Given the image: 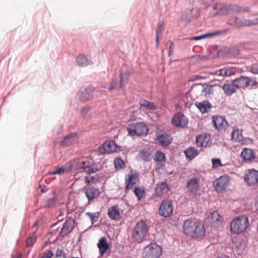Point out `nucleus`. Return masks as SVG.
I'll return each instance as SVG.
<instances>
[{
	"label": "nucleus",
	"mask_w": 258,
	"mask_h": 258,
	"mask_svg": "<svg viewBox=\"0 0 258 258\" xmlns=\"http://www.w3.org/2000/svg\"><path fill=\"white\" fill-rule=\"evenodd\" d=\"M183 228L185 234L193 237L204 236L206 233L204 225L199 222L193 220H185Z\"/></svg>",
	"instance_id": "1"
},
{
	"label": "nucleus",
	"mask_w": 258,
	"mask_h": 258,
	"mask_svg": "<svg viewBox=\"0 0 258 258\" xmlns=\"http://www.w3.org/2000/svg\"><path fill=\"white\" fill-rule=\"evenodd\" d=\"M149 226L144 220L138 221L133 230L132 238L133 240L138 243L142 242L147 236Z\"/></svg>",
	"instance_id": "2"
},
{
	"label": "nucleus",
	"mask_w": 258,
	"mask_h": 258,
	"mask_svg": "<svg viewBox=\"0 0 258 258\" xmlns=\"http://www.w3.org/2000/svg\"><path fill=\"white\" fill-rule=\"evenodd\" d=\"M77 168L78 169H83L88 174L95 173L101 169V166L96 164L92 158H86L82 159L78 162Z\"/></svg>",
	"instance_id": "3"
},
{
	"label": "nucleus",
	"mask_w": 258,
	"mask_h": 258,
	"mask_svg": "<svg viewBox=\"0 0 258 258\" xmlns=\"http://www.w3.org/2000/svg\"><path fill=\"white\" fill-rule=\"evenodd\" d=\"M249 226V220L247 216L242 215L234 219L231 222V230L235 233H239L244 231Z\"/></svg>",
	"instance_id": "4"
},
{
	"label": "nucleus",
	"mask_w": 258,
	"mask_h": 258,
	"mask_svg": "<svg viewBox=\"0 0 258 258\" xmlns=\"http://www.w3.org/2000/svg\"><path fill=\"white\" fill-rule=\"evenodd\" d=\"M234 82L238 89H245L249 87L252 88L258 84V83L254 78L244 76H241L235 79Z\"/></svg>",
	"instance_id": "5"
},
{
	"label": "nucleus",
	"mask_w": 258,
	"mask_h": 258,
	"mask_svg": "<svg viewBox=\"0 0 258 258\" xmlns=\"http://www.w3.org/2000/svg\"><path fill=\"white\" fill-rule=\"evenodd\" d=\"M128 135L131 136H142L147 135L149 130L147 126L143 122L132 124L127 128Z\"/></svg>",
	"instance_id": "6"
},
{
	"label": "nucleus",
	"mask_w": 258,
	"mask_h": 258,
	"mask_svg": "<svg viewBox=\"0 0 258 258\" xmlns=\"http://www.w3.org/2000/svg\"><path fill=\"white\" fill-rule=\"evenodd\" d=\"M162 253L161 247L156 243H152L145 247L143 256L144 258H159Z\"/></svg>",
	"instance_id": "7"
},
{
	"label": "nucleus",
	"mask_w": 258,
	"mask_h": 258,
	"mask_svg": "<svg viewBox=\"0 0 258 258\" xmlns=\"http://www.w3.org/2000/svg\"><path fill=\"white\" fill-rule=\"evenodd\" d=\"M174 205L171 200L166 199L162 200L159 208V214L164 218H168L173 213Z\"/></svg>",
	"instance_id": "8"
},
{
	"label": "nucleus",
	"mask_w": 258,
	"mask_h": 258,
	"mask_svg": "<svg viewBox=\"0 0 258 258\" xmlns=\"http://www.w3.org/2000/svg\"><path fill=\"white\" fill-rule=\"evenodd\" d=\"M244 180L250 186H254L258 183V170L250 169L246 171Z\"/></svg>",
	"instance_id": "9"
},
{
	"label": "nucleus",
	"mask_w": 258,
	"mask_h": 258,
	"mask_svg": "<svg viewBox=\"0 0 258 258\" xmlns=\"http://www.w3.org/2000/svg\"><path fill=\"white\" fill-rule=\"evenodd\" d=\"M94 89L92 86L81 89L76 95V99L82 102H87L91 100L93 97Z\"/></svg>",
	"instance_id": "10"
},
{
	"label": "nucleus",
	"mask_w": 258,
	"mask_h": 258,
	"mask_svg": "<svg viewBox=\"0 0 258 258\" xmlns=\"http://www.w3.org/2000/svg\"><path fill=\"white\" fill-rule=\"evenodd\" d=\"M200 9L199 8H194L187 10L183 14L181 20L183 22L188 23L194 19H197L200 16Z\"/></svg>",
	"instance_id": "11"
},
{
	"label": "nucleus",
	"mask_w": 258,
	"mask_h": 258,
	"mask_svg": "<svg viewBox=\"0 0 258 258\" xmlns=\"http://www.w3.org/2000/svg\"><path fill=\"white\" fill-rule=\"evenodd\" d=\"M118 146L113 141L106 142L99 147V152L101 154H110L117 151Z\"/></svg>",
	"instance_id": "12"
},
{
	"label": "nucleus",
	"mask_w": 258,
	"mask_h": 258,
	"mask_svg": "<svg viewBox=\"0 0 258 258\" xmlns=\"http://www.w3.org/2000/svg\"><path fill=\"white\" fill-rule=\"evenodd\" d=\"M171 122L176 127L184 128L188 123V119L183 113L178 112L173 116Z\"/></svg>",
	"instance_id": "13"
},
{
	"label": "nucleus",
	"mask_w": 258,
	"mask_h": 258,
	"mask_svg": "<svg viewBox=\"0 0 258 258\" xmlns=\"http://www.w3.org/2000/svg\"><path fill=\"white\" fill-rule=\"evenodd\" d=\"M229 182V177L227 175L220 176L214 182V185L216 190L218 192L225 190L228 185Z\"/></svg>",
	"instance_id": "14"
},
{
	"label": "nucleus",
	"mask_w": 258,
	"mask_h": 258,
	"mask_svg": "<svg viewBox=\"0 0 258 258\" xmlns=\"http://www.w3.org/2000/svg\"><path fill=\"white\" fill-rule=\"evenodd\" d=\"M211 142V139L209 135L201 134L197 136L196 144L198 147H206L210 146Z\"/></svg>",
	"instance_id": "15"
},
{
	"label": "nucleus",
	"mask_w": 258,
	"mask_h": 258,
	"mask_svg": "<svg viewBox=\"0 0 258 258\" xmlns=\"http://www.w3.org/2000/svg\"><path fill=\"white\" fill-rule=\"evenodd\" d=\"M76 62L78 66L81 67H85L93 64L90 57L84 54H80L76 57Z\"/></svg>",
	"instance_id": "16"
},
{
	"label": "nucleus",
	"mask_w": 258,
	"mask_h": 258,
	"mask_svg": "<svg viewBox=\"0 0 258 258\" xmlns=\"http://www.w3.org/2000/svg\"><path fill=\"white\" fill-rule=\"evenodd\" d=\"M74 221L72 219L67 220L63 224L60 231V235L64 237L70 234L74 228Z\"/></svg>",
	"instance_id": "17"
},
{
	"label": "nucleus",
	"mask_w": 258,
	"mask_h": 258,
	"mask_svg": "<svg viewBox=\"0 0 258 258\" xmlns=\"http://www.w3.org/2000/svg\"><path fill=\"white\" fill-rule=\"evenodd\" d=\"M188 191L190 194L196 195L200 188L199 181L197 178H192L189 179L186 184Z\"/></svg>",
	"instance_id": "18"
},
{
	"label": "nucleus",
	"mask_w": 258,
	"mask_h": 258,
	"mask_svg": "<svg viewBox=\"0 0 258 258\" xmlns=\"http://www.w3.org/2000/svg\"><path fill=\"white\" fill-rule=\"evenodd\" d=\"M228 14V5H224L221 3L215 5L212 12L213 15H225Z\"/></svg>",
	"instance_id": "19"
},
{
	"label": "nucleus",
	"mask_w": 258,
	"mask_h": 258,
	"mask_svg": "<svg viewBox=\"0 0 258 258\" xmlns=\"http://www.w3.org/2000/svg\"><path fill=\"white\" fill-rule=\"evenodd\" d=\"M213 123L215 127L218 130L221 131L227 127L228 122L222 116H215L212 119Z\"/></svg>",
	"instance_id": "20"
},
{
	"label": "nucleus",
	"mask_w": 258,
	"mask_h": 258,
	"mask_svg": "<svg viewBox=\"0 0 258 258\" xmlns=\"http://www.w3.org/2000/svg\"><path fill=\"white\" fill-rule=\"evenodd\" d=\"M139 181V176L138 174L130 173L125 177L126 188L127 189H132Z\"/></svg>",
	"instance_id": "21"
},
{
	"label": "nucleus",
	"mask_w": 258,
	"mask_h": 258,
	"mask_svg": "<svg viewBox=\"0 0 258 258\" xmlns=\"http://www.w3.org/2000/svg\"><path fill=\"white\" fill-rule=\"evenodd\" d=\"M85 194L89 201L93 200L98 197L100 192L98 188L93 186H90L85 189Z\"/></svg>",
	"instance_id": "22"
},
{
	"label": "nucleus",
	"mask_w": 258,
	"mask_h": 258,
	"mask_svg": "<svg viewBox=\"0 0 258 258\" xmlns=\"http://www.w3.org/2000/svg\"><path fill=\"white\" fill-rule=\"evenodd\" d=\"M192 91L195 90L199 91L202 93H204V95L211 94L213 93V88L211 85H208L206 84L202 85L197 84L192 89Z\"/></svg>",
	"instance_id": "23"
},
{
	"label": "nucleus",
	"mask_w": 258,
	"mask_h": 258,
	"mask_svg": "<svg viewBox=\"0 0 258 258\" xmlns=\"http://www.w3.org/2000/svg\"><path fill=\"white\" fill-rule=\"evenodd\" d=\"M172 138L168 134H162L158 135L156 140L158 141L162 146H167L171 144L172 141Z\"/></svg>",
	"instance_id": "24"
},
{
	"label": "nucleus",
	"mask_w": 258,
	"mask_h": 258,
	"mask_svg": "<svg viewBox=\"0 0 258 258\" xmlns=\"http://www.w3.org/2000/svg\"><path fill=\"white\" fill-rule=\"evenodd\" d=\"M238 88L235 86L234 80L231 82L225 83L223 86V89L224 93L228 96H231L236 92Z\"/></svg>",
	"instance_id": "25"
},
{
	"label": "nucleus",
	"mask_w": 258,
	"mask_h": 258,
	"mask_svg": "<svg viewBox=\"0 0 258 258\" xmlns=\"http://www.w3.org/2000/svg\"><path fill=\"white\" fill-rule=\"evenodd\" d=\"M240 157L245 161H251L255 158V152L251 149L244 148L242 149Z\"/></svg>",
	"instance_id": "26"
},
{
	"label": "nucleus",
	"mask_w": 258,
	"mask_h": 258,
	"mask_svg": "<svg viewBox=\"0 0 258 258\" xmlns=\"http://www.w3.org/2000/svg\"><path fill=\"white\" fill-rule=\"evenodd\" d=\"M108 214L112 220H117L120 218V209L117 205H114L108 209Z\"/></svg>",
	"instance_id": "27"
},
{
	"label": "nucleus",
	"mask_w": 258,
	"mask_h": 258,
	"mask_svg": "<svg viewBox=\"0 0 258 258\" xmlns=\"http://www.w3.org/2000/svg\"><path fill=\"white\" fill-rule=\"evenodd\" d=\"M77 133H72L66 136L63 139L60 141V145L62 147H67L71 145L76 140Z\"/></svg>",
	"instance_id": "28"
},
{
	"label": "nucleus",
	"mask_w": 258,
	"mask_h": 258,
	"mask_svg": "<svg viewBox=\"0 0 258 258\" xmlns=\"http://www.w3.org/2000/svg\"><path fill=\"white\" fill-rule=\"evenodd\" d=\"M97 246L101 255H103L110 248L108 243L107 242V239L105 237H101L97 244Z\"/></svg>",
	"instance_id": "29"
},
{
	"label": "nucleus",
	"mask_w": 258,
	"mask_h": 258,
	"mask_svg": "<svg viewBox=\"0 0 258 258\" xmlns=\"http://www.w3.org/2000/svg\"><path fill=\"white\" fill-rule=\"evenodd\" d=\"M195 105L202 113L208 112L212 107L211 104L207 100H205L201 102H196Z\"/></svg>",
	"instance_id": "30"
},
{
	"label": "nucleus",
	"mask_w": 258,
	"mask_h": 258,
	"mask_svg": "<svg viewBox=\"0 0 258 258\" xmlns=\"http://www.w3.org/2000/svg\"><path fill=\"white\" fill-rule=\"evenodd\" d=\"M248 20L241 19L237 17H234L229 20V24L238 27L248 26Z\"/></svg>",
	"instance_id": "31"
},
{
	"label": "nucleus",
	"mask_w": 258,
	"mask_h": 258,
	"mask_svg": "<svg viewBox=\"0 0 258 258\" xmlns=\"http://www.w3.org/2000/svg\"><path fill=\"white\" fill-rule=\"evenodd\" d=\"M222 217L217 210L210 212L208 215L207 219L211 224L216 223L220 221Z\"/></svg>",
	"instance_id": "32"
},
{
	"label": "nucleus",
	"mask_w": 258,
	"mask_h": 258,
	"mask_svg": "<svg viewBox=\"0 0 258 258\" xmlns=\"http://www.w3.org/2000/svg\"><path fill=\"white\" fill-rule=\"evenodd\" d=\"M242 132V131L241 130H239L236 127H234L231 133L232 140L237 142L242 141L243 140Z\"/></svg>",
	"instance_id": "33"
},
{
	"label": "nucleus",
	"mask_w": 258,
	"mask_h": 258,
	"mask_svg": "<svg viewBox=\"0 0 258 258\" xmlns=\"http://www.w3.org/2000/svg\"><path fill=\"white\" fill-rule=\"evenodd\" d=\"M137 158L138 160H142L144 161H149L152 159V156L149 151L143 149L140 151Z\"/></svg>",
	"instance_id": "34"
},
{
	"label": "nucleus",
	"mask_w": 258,
	"mask_h": 258,
	"mask_svg": "<svg viewBox=\"0 0 258 258\" xmlns=\"http://www.w3.org/2000/svg\"><path fill=\"white\" fill-rule=\"evenodd\" d=\"M184 153L186 157L190 160L194 159L198 154V150L195 147H189L185 149Z\"/></svg>",
	"instance_id": "35"
},
{
	"label": "nucleus",
	"mask_w": 258,
	"mask_h": 258,
	"mask_svg": "<svg viewBox=\"0 0 258 258\" xmlns=\"http://www.w3.org/2000/svg\"><path fill=\"white\" fill-rule=\"evenodd\" d=\"M157 192H160L162 194H166L169 190V186L166 182H161L157 184L156 187Z\"/></svg>",
	"instance_id": "36"
},
{
	"label": "nucleus",
	"mask_w": 258,
	"mask_h": 258,
	"mask_svg": "<svg viewBox=\"0 0 258 258\" xmlns=\"http://www.w3.org/2000/svg\"><path fill=\"white\" fill-rule=\"evenodd\" d=\"M140 104L142 107H145L148 110H155L157 108L156 106L154 103L149 102L145 99H141L140 101Z\"/></svg>",
	"instance_id": "37"
},
{
	"label": "nucleus",
	"mask_w": 258,
	"mask_h": 258,
	"mask_svg": "<svg viewBox=\"0 0 258 258\" xmlns=\"http://www.w3.org/2000/svg\"><path fill=\"white\" fill-rule=\"evenodd\" d=\"M227 30L223 29L221 30H218L207 33L208 38L209 37H221L224 36L227 33Z\"/></svg>",
	"instance_id": "38"
},
{
	"label": "nucleus",
	"mask_w": 258,
	"mask_h": 258,
	"mask_svg": "<svg viewBox=\"0 0 258 258\" xmlns=\"http://www.w3.org/2000/svg\"><path fill=\"white\" fill-rule=\"evenodd\" d=\"M123 85L120 82L119 83L118 81L116 79H113L111 83L108 88V90L111 91L113 89H118L119 88H123Z\"/></svg>",
	"instance_id": "39"
},
{
	"label": "nucleus",
	"mask_w": 258,
	"mask_h": 258,
	"mask_svg": "<svg viewBox=\"0 0 258 258\" xmlns=\"http://www.w3.org/2000/svg\"><path fill=\"white\" fill-rule=\"evenodd\" d=\"M166 160V157L164 153L160 151H157L155 154L154 161L155 162H162Z\"/></svg>",
	"instance_id": "40"
},
{
	"label": "nucleus",
	"mask_w": 258,
	"mask_h": 258,
	"mask_svg": "<svg viewBox=\"0 0 258 258\" xmlns=\"http://www.w3.org/2000/svg\"><path fill=\"white\" fill-rule=\"evenodd\" d=\"M114 164L116 169H120L125 166L124 161L120 157H116L114 160Z\"/></svg>",
	"instance_id": "41"
},
{
	"label": "nucleus",
	"mask_w": 258,
	"mask_h": 258,
	"mask_svg": "<svg viewBox=\"0 0 258 258\" xmlns=\"http://www.w3.org/2000/svg\"><path fill=\"white\" fill-rule=\"evenodd\" d=\"M82 116L84 119L89 118L91 115L90 107L86 106L82 109Z\"/></svg>",
	"instance_id": "42"
},
{
	"label": "nucleus",
	"mask_w": 258,
	"mask_h": 258,
	"mask_svg": "<svg viewBox=\"0 0 258 258\" xmlns=\"http://www.w3.org/2000/svg\"><path fill=\"white\" fill-rule=\"evenodd\" d=\"M86 215L90 218V219L92 221V223H94L96 222L98 219L99 217V213L95 212V213H90V212H87L86 213Z\"/></svg>",
	"instance_id": "43"
},
{
	"label": "nucleus",
	"mask_w": 258,
	"mask_h": 258,
	"mask_svg": "<svg viewBox=\"0 0 258 258\" xmlns=\"http://www.w3.org/2000/svg\"><path fill=\"white\" fill-rule=\"evenodd\" d=\"M36 237L34 234L29 236L26 240V245L28 247L32 246L36 242Z\"/></svg>",
	"instance_id": "44"
},
{
	"label": "nucleus",
	"mask_w": 258,
	"mask_h": 258,
	"mask_svg": "<svg viewBox=\"0 0 258 258\" xmlns=\"http://www.w3.org/2000/svg\"><path fill=\"white\" fill-rule=\"evenodd\" d=\"M98 180V177L97 175H96L95 176H88L85 177V182L88 184L94 183Z\"/></svg>",
	"instance_id": "45"
},
{
	"label": "nucleus",
	"mask_w": 258,
	"mask_h": 258,
	"mask_svg": "<svg viewBox=\"0 0 258 258\" xmlns=\"http://www.w3.org/2000/svg\"><path fill=\"white\" fill-rule=\"evenodd\" d=\"M239 13V6L236 5H228V14Z\"/></svg>",
	"instance_id": "46"
},
{
	"label": "nucleus",
	"mask_w": 258,
	"mask_h": 258,
	"mask_svg": "<svg viewBox=\"0 0 258 258\" xmlns=\"http://www.w3.org/2000/svg\"><path fill=\"white\" fill-rule=\"evenodd\" d=\"M134 191L135 195L136 196L138 199L140 200L142 198L143 196L144 190L139 187H136L134 189Z\"/></svg>",
	"instance_id": "47"
},
{
	"label": "nucleus",
	"mask_w": 258,
	"mask_h": 258,
	"mask_svg": "<svg viewBox=\"0 0 258 258\" xmlns=\"http://www.w3.org/2000/svg\"><path fill=\"white\" fill-rule=\"evenodd\" d=\"M212 161L213 168H217L223 166L221 163V160L219 158H213Z\"/></svg>",
	"instance_id": "48"
},
{
	"label": "nucleus",
	"mask_w": 258,
	"mask_h": 258,
	"mask_svg": "<svg viewBox=\"0 0 258 258\" xmlns=\"http://www.w3.org/2000/svg\"><path fill=\"white\" fill-rule=\"evenodd\" d=\"M55 258H67V254L63 250L58 248L55 253Z\"/></svg>",
	"instance_id": "49"
},
{
	"label": "nucleus",
	"mask_w": 258,
	"mask_h": 258,
	"mask_svg": "<svg viewBox=\"0 0 258 258\" xmlns=\"http://www.w3.org/2000/svg\"><path fill=\"white\" fill-rule=\"evenodd\" d=\"M128 74L127 72H121L120 74L119 82L123 85L124 87V82L127 79Z\"/></svg>",
	"instance_id": "50"
},
{
	"label": "nucleus",
	"mask_w": 258,
	"mask_h": 258,
	"mask_svg": "<svg viewBox=\"0 0 258 258\" xmlns=\"http://www.w3.org/2000/svg\"><path fill=\"white\" fill-rule=\"evenodd\" d=\"M56 200L54 198L49 199L45 204V206L48 208H52L55 204Z\"/></svg>",
	"instance_id": "51"
},
{
	"label": "nucleus",
	"mask_w": 258,
	"mask_h": 258,
	"mask_svg": "<svg viewBox=\"0 0 258 258\" xmlns=\"http://www.w3.org/2000/svg\"><path fill=\"white\" fill-rule=\"evenodd\" d=\"M64 171L65 168L64 167H61L57 169H55V170L51 171L50 174L51 175L61 174L63 173L64 172Z\"/></svg>",
	"instance_id": "52"
},
{
	"label": "nucleus",
	"mask_w": 258,
	"mask_h": 258,
	"mask_svg": "<svg viewBox=\"0 0 258 258\" xmlns=\"http://www.w3.org/2000/svg\"><path fill=\"white\" fill-rule=\"evenodd\" d=\"M166 46L169 49L168 53H169V55H170L173 51V43L171 41L168 40V41H167V42L166 43Z\"/></svg>",
	"instance_id": "53"
},
{
	"label": "nucleus",
	"mask_w": 258,
	"mask_h": 258,
	"mask_svg": "<svg viewBox=\"0 0 258 258\" xmlns=\"http://www.w3.org/2000/svg\"><path fill=\"white\" fill-rule=\"evenodd\" d=\"M235 73L234 69L231 68H225V77H230Z\"/></svg>",
	"instance_id": "54"
},
{
	"label": "nucleus",
	"mask_w": 258,
	"mask_h": 258,
	"mask_svg": "<svg viewBox=\"0 0 258 258\" xmlns=\"http://www.w3.org/2000/svg\"><path fill=\"white\" fill-rule=\"evenodd\" d=\"M164 27V24L163 22H160L158 24V27H157V29L156 30V34L160 35L162 31H163Z\"/></svg>",
	"instance_id": "55"
},
{
	"label": "nucleus",
	"mask_w": 258,
	"mask_h": 258,
	"mask_svg": "<svg viewBox=\"0 0 258 258\" xmlns=\"http://www.w3.org/2000/svg\"><path fill=\"white\" fill-rule=\"evenodd\" d=\"M250 72L253 74H258V63L253 64L250 69Z\"/></svg>",
	"instance_id": "56"
},
{
	"label": "nucleus",
	"mask_w": 258,
	"mask_h": 258,
	"mask_svg": "<svg viewBox=\"0 0 258 258\" xmlns=\"http://www.w3.org/2000/svg\"><path fill=\"white\" fill-rule=\"evenodd\" d=\"M247 22L248 23V26L258 25V18H255L252 20H248Z\"/></svg>",
	"instance_id": "57"
},
{
	"label": "nucleus",
	"mask_w": 258,
	"mask_h": 258,
	"mask_svg": "<svg viewBox=\"0 0 258 258\" xmlns=\"http://www.w3.org/2000/svg\"><path fill=\"white\" fill-rule=\"evenodd\" d=\"M239 12H249L250 8L249 7L239 6Z\"/></svg>",
	"instance_id": "58"
},
{
	"label": "nucleus",
	"mask_w": 258,
	"mask_h": 258,
	"mask_svg": "<svg viewBox=\"0 0 258 258\" xmlns=\"http://www.w3.org/2000/svg\"><path fill=\"white\" fill-rule=\"evenodd\" d=\"M53 255V252L51 250H48L47 253L41 258H51Z\"/></svg>",
	"instance_id": "59"
},
{
	"label": "nucleus",
	"mask_w": 258,
	"mask_h": 258,
	"mask_svg": "<svg viewBox=\"0 0 258 258\" xmlns=\"http://www.w3.org/2000/svg\"><path fill=\"white\" fill-rule=\"evenodd\" d=\"M208 38L207 33L205 34H204V35H202L201 36L195 37L193 38V39L194 40H201V39H204V38Z\"/></svg>",
	"instance_id": "60"
},
{
	"label": "nucleus",
	"mask_w": 258,
	"mask_h": 258,
	"mask_svg": "<svg viewBox=\"0 0 258 258\" xmlns=\"http://www.w3.org/2000/svg\"><path fill=\"white\" fill-rule=\"evenodd\" d=\"M217 74L218 76H225V68L220 69L217 71Z\"/></svg>",
	"instance_id": "61"
},
{
	"label": "nucleus",
	"mask_w": 258,
	"mask_h": 258,
	"mask_svg": "<svg viewBox=\"0 0 258 258\" xmlns=\"http://www.w3.org/2000/svg\"><path fill=\"white\" fill-rule=\"evenodd\" d=\"M159 35H160L156 34V41L157 45L159 44Z\"/></svg>",
	"instance_id": "62"
},
{
	"label": "nucleus",
	"mask_w": 258,
	"mask_h": 258,
	"mask_svg": "<svg viewBox=\"0 0 258 258\" xmlns=\"http://www.w3.org/2000/svg\"><path fill=\"white\" fill-rule=\"evenodd\" d=\"M217 258H229V257L226 256H219Z\"/></svg>",
	"instance_id": "63"
}]
</instances>
